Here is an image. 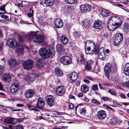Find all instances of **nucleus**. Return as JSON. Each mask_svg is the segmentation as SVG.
I'll return each instance as SVG.
<instances>
[{"label":"nucleus","mask_w":129,"mask_h":129,"mask_svg":"<svg viewBox=\"0 0 129 129\" xmlns=\"http://www.w3.org/2000/svg\"><path fill=\"white\" fill-rule=\"evenodd\" d=\"M17 51L18 53L20 54L22 53L23 51V46L21 45L20 47L19 46L17 49Z\"/></svg>","instance_id":"4c0bfd02"},{"label":"nucleus","mask_w":129,"mask_h":129,"mask_svg":"<svg viewBox=\"0 0 129 129\" xmlns=\"http://www.w3.org/2000/svg\"><path fill=\"white\" fill-rule=\"evenodd\" d=\"M123 39V35L120 33H117L115 36L114 44L115 46H118L119 42Z\"/></svg>","instance_id":"9d476101"},{"label":"nucleus","mask_w":129,"mask_h":129,"mask_svg":"<svg viewBox=\"0 0 129 129\" xmlns=\"http://www.w3.org/2000/svg\"><path fill=\"white\" fill-rule=\"evenodd\" d=\"M109 11L105 9H102L101 11L100 14L104 17H107L109 14Z\"/></svg>","instance_id":"a878e982"},{"label":"nucleus","mask_w":129,"mask_h":129,"mask_svg":"<svg viewBox=\"0 0 129 129\" xmlns=\"http://www.w3.org/2000/svg\"><path fill=\"white\" fill-rule=\"evenodd\" d=\"M106 112L103 110H100L97 113V117L100 119H104L106 117Z\"/></svg>","instance_id":"4468645a"},{"label":"nucleus","mask_w":129,"mask_h":129,"mask_svg":"<svg viewBox=\"0 0 129 129\" xmlns=\"http://www.w3.org/2000/svg\"><path fill=\"white\" fill-rule=\"evenodd\" d=\"M102 100L104 101H106L109 100V99L107 97H103Z\"/></svg>","instance_id":"864d4df0"},{"label":"nucleus","mask_w":129,"mask_h":129,"mask_svg":"<svg viewBox=\"0 0 129 129\" xmlns=\"http://www.w3.org/2000/svg\"><path fill=\"white\" fill-rule=\"evenodd\" d=\"M63 22L61 19L60 18H56L54 22L55 27L57 28L61 27L63 26Z\"/></svg>","instance_id":"f3484780"},{"label":"nucleus","mask_w":129,"mask_h":129,"mask_svg":"<svg viewBox=\"0 0 129 129\" xmlns=\"http://www.w3.org/2000/svg\"><path fill=\"white\" fill-rule=\"evenodd\" d=\"M45 103L43 99L41 98H39L37 102L36 107L39 109H41L44 105Z\"/></svg>","instance_id":"2eb2a0df"},{"label":"nucleus","mask_w":129,"mask_h":129,"mask_svg":"<svg viewBox=\"0 0 129 129\" xmlns=\"http://www.w3.org/2000/svg\"><path fill=\"white\" fill-rule=\"evenodd\" d=\"M83 81L84 82H86V83L88 84L89 83V81L88 80V79H83Z\"/></svg>","instance_id":"052dcab7"},{"label":"nucleus","mask_w":129,"mask_h":129,"mask_svg":"<svg viewBox=\"0 0 129 129\" xmlns=\"http://www.w3.org/2000/svg\"><path fill=\"white\" fill-rule=\"evenodd\" d=\"M102 36L104 37L107 38L108 37V34L107 33H104Z\"/></svg>","instance_id":"4d7b16f0"},{"label":"nucleus","mask_w":129,"mask_h":129,"mask_svg":"<svg viewBox=\"0 0 129 129\" xmlns=\"http://www.w3.org/2000/svg\"><path fill=\"white\" fill-rule=\"evenodd\" d=\"M105 53V51L104 50V49L103 48H101L99 50V53Z\"/></svg>","instance_id":"603ef678"},{"label":"nucleus","mask_w":129,"mask_h":129,"mask_svg":"<svg viewBox=\"0 0 129 129\" xmlns=\"http://www.w3.org/2000/svg\"><path fill=\"white\" fill-rule=\"evenodd\" d=\"M117 119L115 118L111 119L110 121V124L112 125H114L117 122Z\"/></svg>","instance_id":"58836bf2"},{"label":"nucleus","mask_w":129,"mask_h":129,"mask_svg":"<svg viewBox=\"0 0 129 129\" xmlns=\"http://www.w3.org/2000/svg\"><path fill=\"white\" fill-rule=\"evenodd\" d=\"M94 43L92 41L88 40L87 41L85 44V46L86 47H90V48L92 47H95Z\"/></svg>","instance_id":"5701e85b"},{"label":"nucleus","mask_w":129,"mask_h":129,"mask_svg":"<svg viewBox=\"0 0 129 129\" xmlns=\"http://www.w3.org/2000/svg\"><path fill=\"white\" fill-rule=\"evenodd\" d=\"M105 53H99L98 57L99 59L103 60L105 58Z\"/></svg>","instance_id":"f704fd0d"},{"label":"nucleus","mask_w":129,"mask_h":129,"mask_svg":"<svg viewBox=\"0 0 129 129\" xmlns=\"http://www.w3.org/2000/svg\"><path fill=\"white\" fill-rule=\"evenodd\" d=\"M26 36H19L17 38V40L19 42L22 43L25 40V38Z\"/></svg>","instance_id":"72a5a7b5"},{"label":"nucleus","mask_w":129,"mask_h":129,"mask_svg":"<svg viewBox=\"0 0 129 129\" xmlns=\"http://www.w3.org/2000/svg\"><path fill=\"white\" fill-rule=\"evenodd\" d=\"M45 99L47 104L50 107H52L54 105V99L52 95H47L45 97Z\"/></svg>","instance_id":"9b49d317"},{"label":"nucleus","mask_w":129,"mask_h":129,"mask_svg":"<svg viewBox=\"0 0 129 129\" xmlns=\"http://www.w3.org/2000/svg\"><path fill=\"white\" fill-rule=\"evenodd\" d=\"M77 60L78 63L80 65H81L84 63V61L82 55H81L78 58Z\"/></svg>","instance_id":"c756f323"},{"label":"nucleus","mask_w":129,"mask_h":129,"mask_svg":"<svg viewBox=\"0 0 129 129\" xmlns=\"http://www.w3.org/2000/svg\"><path fill=\"white\" fill-rule=\"evenodd\" d=\"M92 89L93 90H97L98 89V86L97 85H94L92 87Z\"/></svg>","instance_id":"8fccbe9b"},{"label":"nucleus","mask_w":129,"mask_h":129,"mask_svg":"<svg viewBox=\"0 0 129 129\" xmlns=\"http://www.w3.org/2000/svg\"><path fill=\"white\" fill-rule=\"evenodd\" d=\"M55 73L58 76H61L63 75L62 72L58 68H56L55 70Z\"/></svg>","instance_id":"cd10ccee"},{"label":"nucleus","mask_w":129,"mask_h":129,"mask_svg":"<svg viewBox=\"0 0 129 129\" xmlns=\"http://www.w3.org/2000/svg\"><path fill=\"white\" fill-rule=\"evenodd\" d=\"M5 6L6 5H4L2 6H1L0 7V10L4 11L5 12H6V10L5 9Z\"/></svg>","instance_id":"09e8293b"},{"label":"nucleus","mask_w":129,"mask_h":129,"mask_svg":"<svg viewBox=\"0 0 129 129\" xmlns=\"http://www.w3.org/2000/svg\"><path fill=\"white\" fill-rule=\"evenodd\" d=\"M83 25L84 27L88 28L90 26V24L89 21L86 20H84L82 22Z\"/></svg>","instance_id":"c85d7f7f"},{"label":"nucleus","mask_w":129,"mask_h":129,"mask_svg":"<svg viewBox=\"0 0 129 129\" xmlns=\"http://www.w3.org/2000/svg\"><path fill=\"white\" fill-rule=\"evenodd\" d=\"M80 112L81 113H86V110L84 109L83 108L81 110Z\"/></svg>","instance_id":"6e6d98bb"},{"label":"nucleus","mask_w":129,"mask_h":129,"mask_svg":"<svg viewBox=\"0 0 129 129\" xmlns=\"http://www.w3.org/2000/svg\"><path fill=\"white\" fill-rule=\"evenodd\" d=\"M68 4H72L75 2V0H64Z\"/></svg>","instance_id":"c03bdc74"},{"label":"nucleus","mask_w":129,"mask_h":129,"mask_svg":"<svg viewBox=\"0 0 129 129\" xmlns=\"http://www.w3.org/2000/svg\"><path fill=\"white\" fill-rule=\"evenodd\" d=\"M83 96V94L81 93H79L78 94V96L79 97H81Z\"/></svg>","instance_id":"338daca9"},{"label":"nucleus","mask_w":129,"mask_h":129,"mask_svg":"<svg viewBox=\"0 0 129 129\" xmlns=\"http://www.w3.org/2000/svg\"><path fill=\"white\" fill-rule=\"evenodd\" d=\"M124 73L126 75L129 76V63H127L125 65L124 69Z\"/></svg>","instance_id":"b1692460"},{"label":"nucleus","mask_w":129,"mask_h":129,"mask_svg":"<svg viewBox=\"0 0 129 129\" xmlns=\"http://www.w3.org/2000/svg\"><path fill=\"white\" fill-rule=\"evenodd\" d=\"M99 48L98 47H96L95 46L93 48V49L91 51V53L92 54L94 53L95 54H99Z\"/></svg>","instance_id":"e433bc0d"},{"label":"nucleus","mask_w":129,"mask_h":129,"mask_svg":"<svg viewBox=\"0 0 129 129\" xmlns=\"http://www.w3.org/2000/svg\"><path fill=\"white\" fill-rule=\"evenodd\" d=\"M80 35V34L79 32L75 31L74 33V36L75 38H78Z\"/></svg>","instance_id":"a18cd8bd"},{"label":"nucleus","mask_w":129,"mask_h":129,"mask_svg":"<svg viewBox=\"0 0 129 129\" xmlns=\"http://www.w3.org/2000/svg\"><path fill=\"white\" fill-rule=\"evenodd\" d=\"M3 46V44L2 42H0V50L2 49Z\"/></svg>","instance_id":"680f3d73"},{"label":"nucleus","mask_w":129,"mask_h":129,"mask_svg":"<svg viewBox=\"0 0 129 129\" xmlns=\"http://www.w3.org/2000/svg\"><path fill=\"white\" fill-rule=\"evenodd\" d=\"M120 96L123 99H125L126 98V97L122 93L121 94H120Z\"/></svg>","instance_id":"bf43d9fd"},{"label":"nucleus","mask_w":129,"mask_h":129,"mask_svg":"<svg viewBox=\"0 0 129 129\" xmlns=\"http://www.w3.org/2000/svg\"><path fill=\"white\" fill-rule=\"evenodd\" d=\"M60 41L61 43L63 44H66L68 42V39L64 35H62L60 38Z\"/></svg>","instance_id":"412c9836"},{"label":"nucleus","mask_w":129,"mask_h":129,"mask_svg":"<svg viewBox=\"0 0 129 129\" xmlns=\"http://www.w3.org/2000/svg\"><path fill=\"white\" fill-rule=\"evenodd\" d=\"M121 24V19L118 16H113L110 17L108 23L109 30L113 31L120 26Z\"/></svg>","instance_id":"f257e3e1"},{"label":"nucleus","mask_w":129,"mask_h":129,"mask_svg":"<svg viewBox=\"0 0 129 129\" xmlns=\"http://www.w3.org/2000/svg\"><path fill=\"white\" fill-rule=\"evenodd\" d=\"M80 8L81 13H83L89 12L91 9V7L89 5L85 4L81 5Z\"/></svg>","instance_id":"6e6552de"},{"label":"nucleus","mask_w":129,"mask_h":129,"mask_svg":"<svg viewBox=\"0 0 129 129\" xmlns=\"http://www.w3.org/2000/svg\"><path fill=\"white\" fill-rule=\"evenodd\" d=\"M39 52L43 59L52 58L54 56L55 53L54 49L52 47H49L48 50L44 48H41L39 50Z\"/></svg>","instance_id":"f03ea898"},{"label":"nucleus","mask_w":129,"mask_h":129,"mask_svg":"<svg viewBox=\"0 0 129 129\" xmlns=\"http://www.w3.org/2000/svg\"><path fill=\"white\" fill-rule=\"evenodd\" d=\"M9 64L11 66L10 68H14V67L17 65L16 60L14 59H11L9 61Z\"/></svg>","instance_id":"4be33fe9"},{"label":"nucleus","mask_w":129,"mask_h":129,"mask_svg":"<svg viewBox=\"0 0 129 129\" xmlns=\"http://www.w3.org/2000/svg\"><path fill=\"white\" fill-rule=\"evenodd\" d=\"M123 85L125 87H129V82H126L125 83H122Z\"/></svg>","instance_id":"de8ad7c7"},{"label":"nucleus","mask_w":129,"mask_h":129,"mask_svg":"<svg viewBox=\"0 0 129 129\" xmlns=\"http://www.w3.org/2000/svg\"><path fill=\"white\" fill-rule=\"evenodd\" d=\"M23 106V104H17L16 105V106L18 107H22Z\"/></svg>","instance_id":"0e129e2a"},{"label":"nucleus","mask_w":129,"mask_h":129,"mask_svg":"<svg viewBox=\"0 0 129 129\" xmlns=\"http://www.w3.org/2000/svg\"><path fill=\"white\" fill-rule=\"evenodd\" d=\"M69 98L71 99H75V97L72 95H70L69 96Z\"/></svg>","instance_id":"774afa93"},{"label":"nucleus","mask_w":129,"mask_h":129,"mask_svg":"<svg viewBox=\"0 0 129 129\" xmlns=\"http://www.w3.org/2000/svg\"><path fill=\"white\" fill-rule=\"evenodd\" d=\"M78 77V74L75 72H73L71 73L69 75V77L70 78V82L72 83L75 82Z\"/></svg>","instance_id":"ddd939ff"},{"label":"nucleus","mask_w":129,"mask_h":129,"mask_svg":"<svg viewBox=\"0 0 129 129\" xmlns=\"http://www.w3.org/2000/svg\"><path fill=\"white\" fill-rule=\"evenodd\" d=\"M7 44L8 46L12 48H15L18 44L16 41L14 39H9L7 41Z\"/></svg>","instance_id":"1a4fd4ad"},{"label":"nucleus","mask_w":129,"mask_h":129,"mask_svg":"<svg viewBox=\"0 0 129 129\" xmlns=\"http://www.w3.org/2000/svg\"><path fill=\"white\" fill-rule=\"evenodd\" d=\"M28 37L30 40H33L35 43H41L43 41L44 39L43 36L38 35L35 32H32L29 33Z\"/></svg>","instance_id":"7ed1b4c3"},{"label":"nucleus","mask_w":129,"mask_h":129,"mask_svg":"<svg viewBox=\"0 0 129 129\" xmlns=\"http://www.w3.org/2000/svg\"><path fill=\"white\" fill-rule=\"evenodd\" d=\"M20 84L19 82L15 81L11 85L10 87L11 92L13 94H15L18 93L19 89Z\"/></svg>","instance_id":"39448f33"},{"label":"nucleus","mask_w":129,"mask_h":129,"mask_svg":"<svg viewBox=\"0 0 129 129\" xmlns=\"http://www.w3.org/2000/svg\"><path fill=\"white\" fill-rule=\"evenodd\" d=\"M69 107L70 109H73L74 107V105L72 104H69Z\"/></svg>","instance_id":"5fc2aeb1"},{"label":"nucleus","mask_w":129,"mask_h":129,"mask_svg":"<svg viewBox=\"0 0 129 129\" xmlns=\"http://www.w3.org/2000/svg\"><path fill=\"white\" fill-rule=\"evenodd\" d=\"M18 7H23V4L22 3H20L18 4Z\"/></svg>","instance_id":"69168bd1"},{"label":"nucleus","mask_w":129,"mask_h":129,"mask_svg":"<svg viewBox=\"0 0 129 129\" xmlns=\"http://www.w3.org/2000/svg\"><path fill=\"white\" fill-rule=\"evenodd\" d=\"M60 61L64 65H68L72 63L71 59L70 57L67 56L62 57L60 59Z\"/></svg>","instance_id":"0eeeda50"},{"label":"nucleus","mask_w":129,"mask_h":129,"mask_svg":"<svg viewBox=\"0 0 129 129\" xmlns=\"http://www.w3.org/2000/svg\"><path fill=\"white\" fill-rule=\"evenodd\" d=\"M93 63V61L92 60H89L87 62L86 66L85 67L87 70L91 69L92 65Z\"/></svg>","instance_id":"bb28decb"},{"label":"nucleus","mask_w":129,"mask_h":129,"mask_svg":"<svg viewBox=\"0 0 129 129\" xmlns=\"http://www.w3.org/2000/svg\"><path fill=\"white\" fill-rule=\"evenodd\" d=\"M11 77L9 73H7L4 74L2 76V80L5 82H9L11 79Z\"/></svg>","instance_id":"a211bd4d"},{"label":"nucleus","mask_w":129,"mask_h":129,"mask_svg":"<svg viewBox=\"0 0 129 129\" xmlns=\"http://www.w3.org/2000/svg\"><path fill=\"white\" fill-rule=\"evenodd\" d=\"M45 1L44 0H41L40 2V4H41L43 5L44 4H45Z\"/></svg>","instance_id":"e2e57ef3"},{"label":"nucleus","mask_w":129,"mask_h":129,"mask_svg":"<svg viewBox=\"0 0 129 129\" xmlns=\"http://www.w3.org/2000/svg\"><path fill=\"white\" fill-rule=\"evenodd\" d=\"M123 28L124 31L127 32L129 31V21L124 24Z\"/></svg>","instance_id":"2f4dec72"},{"label":"nucleus","mask_w":129,"mask_h":129,"mask_svg":"<svg viewBox=\"0 0 129 129\" xmlns=\"http://www.w3.org/2000/svg\"><path fill=\"white\" fill-rule=\"evenodd\" d=\"M29 11L30 12L28 14V15L29 17H31L33 15V10H32V8H30V9Z\"/></svg>","instance_id":"37998d69"},{"label":"nucleus","mask_w":129,"mask_h":129,"mask_svg":"<svg viewBox=\"0 0 129 129\" xmlns=\"http://www.w3.org/2000/svg\"><path fill=\"white\" fill-rule=\"evenodd\" d=\"M44 65L43 61L41 59H39L38 60L36 63V65L39 68H41L43 67Z\"/></svg>","instance_id":"393cba45"},{"label":"nucleus","mask_w":129,"mask_h":129,"mask_svg":"<svg viewBox=\"0 0 129 129\" xmlns=\"http://www.w3.org/2000/svg\"><path fill=\"white\" fill-rule=\"evenodd\" d=\"M94 27L97 29H101L102 27V22L101 21L96 20L94 24Z\"/></svg>","instance_id":"6ab92c4d"},{"label":"nucleus","mask_w":129,"mask_h":129,"mask_svg":"<svg viewBox=\"0 0 129 129\" xmlns=\"http://www.w3.org/2000/svg\"><path fill=\"white\" fill-rule=\"evenodd\" d=\"M66 89L64 86H59L58 87L56 90L57 95L61 96L63 95L65 92Z\"/></svg>","instance_id":"f8f14e48"},{"label":"nucleus","mask_w":129,"mask_h":129,"mask_svg":"<svg viewBox=\"0 0 129 129\" xmlns=\"http://www.w3.org/2000/svg\"><path fill=\"white\" fill-rule=\"evenodd\" d=\"M54 2V0H46L45 2V4L47 6H51Z\"/></svg>","instance_id":"7c9ffc66"},{"label":"nucleus","mask_w":129,"mask_h":129,"mask_svg":"<svg viewBox=\"0 0 129 129\" xmlns=\"http://www.w3.org/2000/svg\"><path fill=\"white\" fill-rule=\"evenodd\" d=\"M108 92L110 93L111 95H115L116 93L115 91H114L112 89H109L108 90Z\"/></svg>","instance_id":"a19ab883"},{"label":"nucleus","mask_w":129,"mask_h":129,"mask_svg":"<svg viewBox=\"0 0 129 129\" xmlns=\"http://www.w3.org/2000/svg\"><path fill=\"white\" fill-rule=\"evenodd\" d=\"M7 108H10L11 109L10 110L12 111H15V109H14V108L13 107H7Z\"/></svg>","instance_id":"13d9d810"},{"label":"nucleus","mask_w":129,"mask_h":129,"mask_svg":"<svg viewBox=\"0 0 129 129\" xmlns=\"http://www.w3.org/2000/svg\"><path fill=\"white\" fill-rule=\"evenodd\" d=\"M56 49L58 52H61L64 50L63 47L60 44H58L56 46Z\"/></svg>","instance_id":"c9c22d12"},{"label":"nucleus","mask_w":129,"mask_h":129,"mask_svg":"<svg viewBox=\"0 0 129 129\" xmlns=\"http://www.w3.org/2000/svg\"><path fill=\"white\" fill-rule=\"evenodd\" d=\"M33 65V62L31 59H29L25 61L23 64L24 69L26 70H29L31 69Z\"/></svg>","instance_id":"423d86ee"},{"label":"nucleus","mask_w":129,"mask_h":129,"mask_svg":"<svg viewBox=\"0 0 129 129\" xmlns=\"http://www.w3.org/2000/svg\"><path fill=\"white\" fill-rule=\"evenodd\" d=\"M14 129H23L22 127L20 125H19L14 127Z\"/></svg>","instance_id":"49530a36"},{"label":"nucleus","mask_w":129,"mask_h":129,"mask_svg":"<svg viewBox=\"0 0 129 129\" xmlns=\"http://www.w3.org/2000/svg\"><path fill=\"white\" fill-rule=\"evenodd\" d=\"M88 88L87 86L83 85L81 86V91L82 92L86 93L88 90Z\"/></svg>","instance_id":"473e14b6"},{"label":"nucleus","mask_w":129,"mask_h":129,"mask_svg":"<svg viewBox=\"0 0 129 129\" xmlns=\"http://www.w3.org/2000/svg\"><path fill=\"white\" fill-rule=\"evenodd\" d=\"M4 68L3 66L0 65V75H1L3 72Z\"/></svg>","instance_id":"3c124183"},{"label":"nucleus","mask_w":129,"mask_h":129,"mask_svg":"<svg viewBox=\"0 0 129 129\" xmlns=\"http://www.w3.org/2000/svg\"><path fill=\"white\" fill-rule=\"evenodd\" d=\"M15 118L13 117H8L6 118L5 119L4 121L5 122H6L9 124H14V120Z\"/></svg>","instance_id":"aec40b11"},{"label":"nucleus","mask_w":129,"mask_h":129,"mask_svg":"<svg viewBox=\"0 0 129 129\" xmlns=\"http://www.w3.org/2000/svg\"><path fill=\"white\" fill-rule=\"evenodd\" d=\"M90 47H86L85 46V52L86 54H91V52H89L90 50Z\"/></svg>","instance_id":"ea45409f"},{"label":"nucleus","mask_w":129,"mask_h":129,"mask_svg":"<svg viewBox=\"0 0 129 129\" xmlns=\"http://www.w3.org/2000/svg\"><path fill=\"white\" fill-rule=\"evenodd\" d=\"M92 101L93 103L96 105H99L100 104V102L98 101L97 100L95 99H93L92 100Z\"/></svg>","instance_id":"79ce46f5"},{"label":"nucleus","mask_w":129,"mask_h":129,"mask_svg":"<svg viewBox=\"0 0 129 129\" xmlns=\"http://www.w3.org/2000/svg\"><path fill=\"white\" fill-rule=\"evenodd\" d=\"M34 94L33 90L31 89H28L24 93V96L27 98H32Z\"/></svg>","instance_id":"dca6fc26"},{"label":"nucleus","mask_w":129,"mask_h":129,"mask_svg":"<svg viewBox=\"0 0 129 129\" xmlns=\"http://www.w3.org/2000/svg\"><path fill=\"white\" fill-rule=\"evenodd\" d=\"M104 69L105 73V76L108 80L109 79V75L111 71H113L114 73L117 72L116 65L112 64L110 63H107L104 67Z\"/></svg>","instance_id":"20e7f679"}]
</instances>
